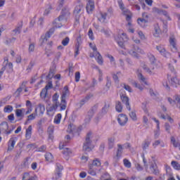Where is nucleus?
<instances>
[{"label":"nucleus","mask_w":180,"mask_h":180,"mask_svg":"<svg viewBox=\"0 0 180 180\" xmlns=\"http://www.w3.org/2000/svg\"><path fill=\"white\" fill-rule=\"evenodd\" d=\"M32 179V176L29 173H25L22 176V180H30Z\"/></svg>","instance_id":"nucleus-58"},{"label":"nucleus","mask_w":180,"mask_h":180,"mask_svg":"<svg viewBox=\"0 0 180 180\" xmlns=\"http://www.w3.org/2000/svg\"><path fill=\"white\" fill-rule=\"evenodd\" d=\"M47 133L49 136V137H51L53 136V133H54V127L51 126L48 127Z\"/></svg>","instance_id":"nucleus-45"},{"label":"nucleus","mask_w":180,"mask_h":180,"mask_svg":"<svg viewBox=\"0 0 180 180\" xmlns=\"http://www.w3.org/2000/svg\"><path fill=\"white\" fill-rule=\"evenodd\" d=\"M34 66V62L33 60H31L29 65L27 68V71H28V72H30V71H32V68H33Z\"/></svg>","instance_id":"nucleus-56"},{"label":"nucleus","mask_w":180,"mask_h":180,"mask_svg":"<svg viewBox=\"0 0 180 180\" xmlns=\"http://www.w3.org/2000/svg\"><path fill=\"white\" fill-rule=\"evenodd\" d=\"M58 98H59L58 94L56 93L52 97V101L54 105H57L58 106H60L61 103L58 102Z\"/></svg>","instance_id":"nucleus-29"},{"label":"nucleus","mask_w":180,"mask_h":180,"mask_svg":"<svg viewBox=\"0 0 180 180\" xmlns=\"http://www.w3.org/2000/svg\"><path fill=\"white\" fill-rule=\"evenodd\" d=\"M22 27H23V23L21 22L20 25L17 26L15 30H13L15 34H20V32L22 31Z\"/></svg>","instance_id":"nucleus-34"},{"label":"nucleus","mask_w":180,"mask_h":180,"mask_svg":"<svg viewBox=\"0 0 180 180\" xmlns=\"http://www.w3.org/2000/svg\"><path fill=\"white\" fill-rule=\"evenodd\" d=\"M53 88V82H49L48 84L44 88V89H46V91H49V89H51Z\"/></svg>","instance_id":"nucleus-64"},{"label":"nucleus","mask_w":180,"mask_h":180,"mask_svg":"<svg viewBox=\"0 0 180 180\" xmlns=\"http://www.w3.org/2000/svg\"><path fill=\"white\" fill-rule=\"evenodd\" d=\"M23 112H25V108L15 110V116L17 117H20V120H22V119L25 117V114H23Z\"/></svg>","instance_id":"nucleus-21"},{"label":"nucleus","mask_w":180,"mask_h":180,"mask_svg":"<svg viewBox=\"0 0 180 180\" xmlns=\"http://www.w3.org/2000/svg\"><path fill=\"white\" fill-rule=\"evenodd\" d=\"M112 86V81H110V77H107V82L105 86L108 89H110V86Z\"/></svg>","instance_id":"nucleus-54"},{"label":"nucleus","mask_w":180,"mask_h":180,"mask_svg":"<svg viewBox=\"0 0 180 180\" xmlns=\"http://www.w3.org/2000/svg\"><path fill=\"white\" fill-rule=\"evenodd\" d=\"M170 84L172 86L176 88L178 85H179V80L176 77H172L170 81Z\"/></svg>","instance_id":"nucleus-28"},{"label":"nucleus","mask_w":180,"mask_h":180,"mask_svg":"<svg viewBox=\"0 0 180 180\" xmlns=\"http://www.w3.org/2000/svg\"><path fill=\"white\" fill-rule=\"evenodd\" d=\"M63 171V166L60 165V163L56 164V179H58L61 178V172Z\"/></svg>","instance_id":"nucleus-16"},{"label":"nucleus","mask_w":180,"mask_h":180,"mask_svg":"<svg viewBox=\"0 0 180 180\" xmlns=\"http://www.w3.org/2000/svg\"><path fill=\"white\" fill-rule=\"evenodd\" d=\"M54 74H56V66H52L50 68L49 73L46 77L49 79H51V78H53V77H54Z\"/></svg>","instance_id":"nucleus-26"},{"label":"nucleus","mask_w":180,"mask_h":180,"mask_svg":"<svg viewBox=\"0 0 180 180\" xmlns=\"http://www.w3.org/2000/svg\"><path fill=\"white\" fill-rule=\"evenodd\" d=\"M129 54L135 58H139V53H144L139 46L132 45V49L128 51Z\"/></svg>","instance_id":"nucleus-3"},{"label":"nucleus","mask_w":180,"mask_h":180,"mask_svg":"<svg viewBox=\"0 0 180 180\" xmlns=\"http://www.w3.org/2000/svg\"><path fill=\"white\" fill-rule=\"evenodd\" d=\"M12 110H13V107H12V105H6L4 109L5 113H11Z\"/></svg>","instance_id":"nucleus-43"},{"label":"nucleus","mask_w":180,"mask_h":180,"mask_svg":"<svg viewBox=\"0 0 180 180\" xmlns=\"http://www.w3.org/2000/svg\"><path fill=\"white\" fill-rule=\"evenodd\" d=\"M121 101L122 103H124L126 105L127 109H128V110H131V108L130 107V103L129 102V97H127V96L122 95Z\"/></svg>","instance_id":"nucleus-14"},{"label":"nucleus","mask_w":180,"mask_h":180,"mask_svg":"<svg viewBox=\"0 0 180 180\" xmlns=\"http://www.w3.org/2000/svg\"><path fill=\"white\" fill-rule=\"evenodd\" d=\"M121 86H122V88H124V89H126V91H128V92H132L131 87H130V86H129L124 83H122L121 84Z\"/></svg>","instance_id":"nucleus-50"},{"label":"nucleus","mask_w":180,"mask_h":180,"mask_svg":"<svg viewBox=\"0 0 180 180\" xmlns=\"http://www.w3.org/2000/svg\"><path fill=\"white\" fill-rule=\"evenodd\" d=\"M103 115H105V114L102 113V112L97 115V116L95 117L96 123H98L99 122L101 119H102V117H103Z\"/></svg>","instance_id":"nucleus-49"},{"label":"nucleus","mask_w":180,"mask_h":180,"mask_svg":"<svg viewBox=\"0 0 180 180\" xmlns=\"http://www.w3.org/2000/svg\"><path fill=\"white\" fill-rule=\"evenodd\" d=\"M1 130L4 134H6V136H9V134L12 133V130H9V125L6 122H3L0 124V131Z\"/></svg>","instance_id":"nucleus-6"},{"label":"nucleus","mask_w":180,"mask_h":180,"mask_svg":"<svg viewBox=\"0 0 180 180\" xmlns=\"http://www.w3.org/2000/svg\"><path fill=\"white\" fill-rule=\"evenodd\" d=\"M169 43L174 51H176L178 50V47L176 46V38H175V35L171 34L169 36Z\"/></svg>","instance_id":"nucleus-8"},{"label":"nucleus","mask_w":180,"mask_h":180,"mask_svg":"<svg viewBox=\"0 0 180 180\" xmlns=\"http://www.w3.org/2000/svg\"><path fill=\"white\" fill-rule=\"evenodd\" d=\"M165 129L166 130V131L169 134V133H171V131H169L171 129V126L169 125V124L168 122H166L165 124Z\"/></svg>","instance_id":"nucleus-61"},{"label":"nucleus","mask_w":180,"mask_h":180,"mask_svg":"<svg viewBox=\"0 0 180 180\" xmlns=\"http://www.w3.org/2000/svg\"><path fill=\"white\" fill-rule=\"evenodd\" d=\"M52 9H53V7H51V5H49L48 8H46L44 12V15L45 16H47V15H49V13H50V12L51 11Z\"/></svg>","instance_id":"nucleus-52"},{"label":"nucleus","mask_w":180,"mask_h":180,"mask_svg":"<svg viewBox=\"0 0 180 180\" xmlns=\"http://www.w3.org/2000/svg\"><path fill=\"white\" fill-rule=\"evenodd\" d=\"M69 96L70 90H68V86H65L61 96V103L60 104V110H65V109H67V101H65V98Z\"/></svg>","instance_id":"nucleus-2"},{"label":"nucleus","mask_w":180,"mask_h":180,"mask_svg":"<svg viewBox=\"0 0 180 180\" xmlns=\"http://www.w3.org/2000/svg\"><path fill=\"white\" fill-rule=\"evenodd\" d=\"M98 109V105H94L88 112L87 116L89 117V122L94 117L95 115V112H96Z\"/></svg>","instance_id":"nucleus-15"},{"label":"nucleus","mask_w":180,"mask_h":180,"mask_svg":"<svg viewBox=\"0 0 180 180\" xmlns=\"http://www.w3.org/2000/svg\"><path fill=\"white\" fill-rule=\"evenodd\" d=\"M109 108H110V104L108 103H105V105L101 110V112L103 113V115H106V113H108V110H109Z\"/></svg>","instance_id":"nucleus-37"},{"label":"nucleus","mask_w":180,"mask_h":180,"mask_svg":"<svg viewBox=\"0 0 180 180\" xmlns=\"http://www.w3.org/2000/svg\"><path fill=\"white\" fill-rule=\"evenodd\" d=\"M115 109L119 113H121V112H122L123 105H122V103L120 101L116 102Z\"/></svg>","instance_id":"nucleus-33"},{"label":"nucleus","mask_w":180,"mask_h":180,"mask_svg":"<svg viewBox=\"0 0 180 180\" xmlns=\"http://www.w3.org/2000/svg\"><path fill=\"white\" fill-rule=\"evenodd\" d=\"M143 69L144 70V71L148 72V74H153V72L151 71V70L149 69V68H148L147 65H143Z\"/></svg>","instance_id":"nucleus-60"},{"label":"nucleus","mask_w":180,"mask_h":180,"mask_svg":"<svg viewBox=\"0 0 180 180\" xmlns=\"http://www.w3.org/2000/svg\"><path fill=\"white\" fill-rule=\"evenodd\" d=\"M84 11V5L82 4H79L76 6L74 10V16H75L76 22H79V17L81 16V12Z\"/></svg>","instance_id":"nucleus-4"},{"label":"nucleus","mask_w":180,"mask_h":180,"mask_svg":"<svg viewBox=\"0 0 180 180\" xmlns=\"http://www.w3.org/2000/svg\"><path fill=\"white\" fill-rule=\"evenodd\" d=\"M93 96V94H89L84 98L82 99V101H80L81 106L85 105V103H86V102H88V101H89Z\"/></svg>","instance_id":"nucleus-31"},{"label":"nucleus","mask_w":180,"mask_h":180,"mask_svg":"<svg viewBox=\"0 0 180 180\" xmlns=\"http://www.w3.org/2000/svg\"><path fill=\"white\" fill-rule=\"evenodd\" d=\"M36 114H31L27 116V121L25 122V124H27V122H30V120H34L36 119Z\"/></svg>","instance_id":"nucleus-44"},{"label":"nucleus","mask_w":180,"mask_h":180,"mask_svg":"<svg viewBox=\"0 0 180 180\" xmlns=\"http://www.w3.org/2000/svg\"><path fill=\"white\" fill-rule=\"evenodd\" d=\"M15 144H16L15 138H11L8 143V151H12L15 148Z\"/></svg>","instance_id":"nucleus-17"},{"label":"nucleus","mask_w":180,"mask_h":180,"mask_svg":"<svg viewBox=\"0 0 180 180\" xmlns=\"http://www.w3.org/2000/svg\"><path fill=\"white\" fill-rule=\"evenodd\" d=\"M68 133L70 134H74L76 131L77 129H75V125L70 124L68 125V129H67Z\"/></svg>","instance_id":"nucleus-25"},{"label":"nucleus","mask_w":180,"mask_h":180,"mask_svg":"<svg viewBox=\"0 0 180 180\" xmlns=\"http://www.w3.org/2000/svg\"><path fill=\"white\" fill-rule=\"evenodd\" d=\"M132 85L135 88H138V89H140V91H143V87L139 84H137V82H132Z\"/></svg>","instance_id":"nucleus-62"},{"label":"nucleus","mask_w":180,"mask_h":180,"mask_svg":"<svg viewBox=\"0 0 180 180\" xmlns=\"http://www.w3.org/2000/svg\"><path fill=\"white\" fill-rule=\"evenodd\" d=\"M136 74L139 79L142 82H144L146 84H147V82L146 81V77H144L143 74H141V70L138 69L136 71Z\"/></svg>","instance_id":"nucleus-23"},{"label":"nucleus","mask_w":180,"mask_h":180,"mask_svg":"<svg viewBox=\"0 0 180 180\" xmlns=\"http://www.w3.org/2000/svg\"><path fill=\"white\" fill-rule=\"evenodd\" d=\"M68 43H70V38L68 37H66L63 41L62 44L63 46H68Z\"/></svg>","instance_id":"nucleus-59"},{"label":"nucleus","mask_w":180,"mask_h":180,"mask_svg":"<svg viewBox=\"0 0 180 180\" xmlns=\"http://www.w3.org/2000/svg\"><path fill=\"white\" fill-rule=\"evenodd\" d=\"M59 105H57V104L53 103L52 105L46 108L47 115L49 116H53L56 111L57 110V108H58Z\"/></svg>","instance_id":"nucleus-11"},{"label":"nucleus","mask_w":180,"mask_h":180,"mask_svg":"<svg viewBox=\"0 0 180 180\" xmlns=\"http://www.w3.org/2000/svg\"><path fill=\"white\" fill-rule=\"evenodd\" d=\"M81 44H82V39L81 37V35H79L77 38V43L75 46H80Z\"/></svg>","instance_id":"nucleus-57"},{"label":"nucleus","mask_w":180,"mask_h":180,"mask_svg":"<svg viewBox=\"0 0 180 180\" xmlns=\"http://www.w3.org/2000/svg\"><path fill=\"white\" fill-rule=\"evenodd\" d=\"M93 167H101V160L98 158L94 159L92 164L89 165V169H92Z\"/></svg>","instance_id":"nucleus-22"},{"label":"nucleus","mask_w":180,"mask_h":180,"mask_svg":"<svg viewBox=\"0 0 180 180\" xmlns=\"http://www.w3.org/2000/svg\"><path fill=\"white\" fill-rule=\"evenodd\" d=\"M128 120L129 118L127 117V115L124 114H120L117 118L118 123L120 126H124Z\"/></svg>","instance_id":"nucleus-10"},{"label":"nucleus","mask_w":180,"mask_h":180,"mask_svg":"<svg viewBox=\"0 0 180 180\" xmlns=\"http://www.w3.org/2000/svg\"><path fill=\"white\" fill-rule=\"evenodd\" d=\"M172 167H173V168L174 169H177L178 171H179L180 169V165L178 163V162L176 161H172Z\"/></svg>","instance_id":"nucleus-42"},{"label":"nucleus","mask_w":180,"mask_h":180,"mask_svg":"<svg viewBox=\"0 0 180 180\" xmlns=\"http://www.w3.org/2000/svg\"><path fill=\"white\" fill-rule=\"evenodd\" d=\"M95 57H96V60L100 65H102L103 64V58H102V55L98 51H96L94 53Z\"/></svg>","instance_id":"nucleus-20"},{"label":"nucleus","mask_w":180,"mask_h":180,"mask_svg":"<svg viewBox=\"0 0 180 180\" xmlns=\"http://www.w3.org/2000/svg\"><path fill=\"white\" fill-rule=\"evenodd\" d=\"M54 158L53 157V155L50 153H46L45 154V160L46 161H48V162H53V160Z\"/></svg>","instance_id":"nucleus-35"},{"label":"nucleus","mask_w":180,"mask_h":180,"mask_svg":"<svg viewBox=\"0 0 180 180\" xmlns=\"http://www.w3.org/2000/svg\"><path fill=\"white\" fill-rule=\"evenodd\" d=\"M8 58L4 60V63H6V68L7 67V68H9V70H13V65L12 64V63H8Z\"/></svg>","instance_id":"nucleus-48"},{"label":"nucleus","mask_w":180,"mask_h":180,"mask_svg":"<svg viewBox=\"0 0 180 180\" xmlns=\"http://www.w3.org/2000/svg\"><path fill=\"white\" fill-rule=\"evenodd\" d=\"M70 16V11L67 9H63L61 12V15L58 16V19L55 20V22H63V20H67V18Z\"/></svg>","instance_id":"nucleus-5"},{"label":"nucleus","mask_w":180,"mask_h":180,"mask_svg":"<svg viewBox=\"0 0 180 180\" xmlns=\"http://www.w3.org/2000/svg\"><path fill=\"white\" fill-rule=\"evenodd\" d=\"M138 24L140 25L141 27H145L146 24L148 23V20L144 18H138L137 20Z\"/></svg>","instance_id":"nucleus-27"},{"label":"nucleus","mask_w":180,"mask_h":180,"mask_svg":"<svg viewBox=\"0 0 180 180\" xmlns=\"http://www.w3.org/2000/svg\"><path fill=\"white\" fill-rule=\"evenodd\" d=\"M156 166L154 164H152L150 167V169L154 175H158L160 174V172L158 169L155 167Z\"/></svg>","instance_id":"nucleus-36"},{"label":"nucleus","mask_w":180,"mask_h":180,"mask_svg":"<svg viewBox=\"0 0 180 180\" xmlns=\"http://www.w3.org/2000/svg\"><path fill=\"white\" fill-rule=\"evenodd\" d=\"M117 44L121 47V49H124V50H126V47L124 46V39L123 37H120L119 39L117 40Z\"/></svg>","instance_id":"nucleus-32"},{"label":"nucleus","mask_w":180,"mask_h":180,"mask_svg":"<svg viewBox=\"0 0 180 180\" xmlns=\"http://www.w3.org/2000/svg\"><path fill=\"white\" fill-rule=\"evenodd\" d=\"M94 136L92 135V131H89L87 133L85 139V141L83 144V150L87 151H92L94 150V145H92V138Z\"/></svg>","instance_id":"nucleus-1"},{"label":"nucleus","mask_w":180,"mask_h":180,"mask_svg":"<svg viewBox=\"0 0 180 180\" xmlns=\"http://www.w3.org/2000/svg\"><path fill=\"white\" fill-rule=\"evenodd\" d=\"M56 28L52 27L46 33L45 36L41 37V45H43L44 43H46L48 39H50V37H51V34H53Z\"/></svg>","instance_id":"nucleus-9"},{"label":"nucleus","mask_w":180,"mask_h":180,"mask_svg":"<svg viewBox=\"0 0 180 180\" xmlns=\"http://www.w3.org/2000/svg\"><path fill=\"white\" fill-rule=\"evenodd\" d=\"M29 52L30 53H33V51H34V43H31L30 45H29Z\"/></svg>","instance_id":"nucleus-63"},{"label":"nucleus","mask_w":180,"mask_h":180,"mask_svg":"<svg viewBox=\"0 0 180 180\" xmlns=\"http://www.w3.org/2000/svg\"><path fill=\"white\" fill-rule=\"evenodd\" d=\"M32 130H33L32 125H30L28 128L26 129L25 132V138L27 140H29L32 137Z\"/></svg>","instance_id":"nucleus-24"},{"label":"nucleus","mask_w":180,"mask_h":180,"mask_svg":"<svg viewBox=\"0 0 180 180\" xmlns=\"http://www.w3.org/2000/svg\"><path fill=\"white\" fill-rule=\"evenodd\" d=\"M122 14L124 15V16H126V20L127 22H130V20H131V12L129 11V9L125 8L124 10H122Z\"/></svg>","instance_id":"nucleus-18"},{"label":"nucleus","mask_w":180,"mask_h":180,"mask_svg":"<svg viewBox=\"0 0 180 180\" xmlns=\"http://www.w3.org/2000/svg\"><path fill=\"white\" fill-rule=\"evenodd\" d=\"M61 117L62 115L60 113H58L54 118V123H56V124H60V122H61Z\"/></svg>","instance_id":"nucleus-40"},{"label":"nucleus","mask_w":180,"mask_h":180,"mask_svg":"<svg viewBox=\"0 0 180 180\" xmlns=\"http://www.w3.org/2000/svg\"><path fill=\"white\" fill-rule=\"evenodd\" d=\"M38 108L39 109L40 113H41V115H43V113H44V110H46V107L44 106V105L39 104Z\"/></svg>","instance_id":"nucleus-55"},{"label":"nucleus","mask_w":180,"mask_h":180,"mask_svg":"<svg viewBox=\"0 0 180 180\" xmlns=\"http://www.w3.org/2000/svg\"><path fill=\"white\" fill-rule=\"evenodd\" d=\"M101 18H98L99 22L101 23H105V20H106V16H108V13H101Z\"/></svg>","instance_id":"nucleus-39"},{"label":"nucleus","mask_w":180,"mask_h":180,"mask_svg":"<svg viewBox=\"0 0 180 180\" xmlns=\"http://www.w3.org/2000/svg\"><path fill=\"white\" fill-rule=\"evenodd\" d=\"M59 148H60V150H63L62 154H63V155H65V157H68L69 155H71V154H72V152L71 151V150L70 148H63V147L61 146V145L59 146Z\"/></svg>","instance_id":"nucleus-19"},{"label":"nucleus","mask_w":180,"mask_h":180,"mask_svg":"<svg viewBox=\"0 0 180 180\" xmlns=\"http://www.w3.org/2000/svg\"><path fill=\"white\" fill-rule=\"evenodd\" d=\"M124 165L127 168H131V162L127 159H124Z\"/></svg>","instance_id":"nucleus-51"},{"label":"nucleus","mask_w":180,"mask_h":180,"mask_svg":"<svg viewBox=\"0 0 180 180\" xmlns=\"http://www.w3.org/2000/svg\"><path fill=\"white\" fill-rule=\"evenodd\" d=\"M150 142L148 140H145L143 141V143H142V148L143 151H146V150L148 148V147H150Z\"/></svg>","instance_id":"nucleus-38"},{"label":"nucleus","mask_w":180,"mask_h":180,"mask_svg":"<svg viewBox=\"0 0 180 180\" xmlns=\"http://www.w3.org/2000/svg\"><path fill=\"white\" fill-rule=\"evenodd\" d=\"M148 58H149V61L152 65H154V64L157 63V58H155V56H154V55L152 53H148Z\"/></svg>","instance_id":"nucleus-30"},{"label":"nucleus","mask_w":180,"mask_h":180,"mask_svg":"<svg viewBox=\"0 0 180 180\" xmlns=\"http://www.w3.org/2000/svg\"><path fill=\"white\" fill-rule=\"evenodd\" d=\"M113 146H115V138H109L108 139V147L110 149L113 148Z\"/></svg>","instance_id":"nucleus-41"},{"label":"nucleus","mask_w":180,"mask_h":180,"mask_svg":"<svg viewBox=\"0 0 180 180\" xmlns=\"http://www.w3.org/2000/svg\"><path fill=\"white\" fill-rule=\"evenodd\" d=\"M129 117L134 121L137 120V115H136V111H131L129 112Z\"/></svg>","instance_id":"nucleus-47"},{"label":"nucleus","mask_w":180,"mask_h":180,"mask_svg":"<svg viewBox=\"0 0 180 180\" xmlns=\"http://www.w3.org/2000/svg\"><path fill=\"white\" fill-rule=\"evenodd\" d=\"M87 13H91V12L95 9V3L92 0H89L86 4V6Z\"/></svg>","instance_id":"nucleus-12"},{"label":"nucleus","mask_w":180,"mask_h":180,"mask_svg":"<svg viewBox=\"0 0 180 180\" xmlns=\"http://www.w3.org/2000/svg\"><path fill=\"white\" fill-rule=\"evenodd\" d=\"M117 147H118V149L117 150V154L114 157V160H115V162H117V161H119V158H120V157H122V153H123V146H122V145H120V144H118Z\"/></svg>","instance_id":"nucleus-13"},{"label":"nucleus","mask_w":180,"mask_h":180,"mask_svg":"<svg viewBox=\"0 0 180 180\" xmlns=\"http://www.w3.org/2000/svg\"><path fill=\"white\" fill-rule=\"evenodd\" d=\"M40 96L42 99H45L47 96V91L45 89H43L40 93Z\"/></svg>","instance_id":"nucleus-53"},{"label":"nucleus","mask_w":180,"mask_h":180,"mask_svg":"<svg viewBox=\"0 0 180 180\" xmlns=\"http://www.w3.org/2000/svg\"><path fill=\"white\" fill-rule=\"evenodd\" d=\"M156 49L158 50V51H159L161 56H163V57H165L166 58H169V57H171V53L167 51V50H165V48L162 46V45L157 46Z\"/></svg>","instance_id":"nucleus-7"},{"label":"nucleus","mask_w":180,"mask_h":180,"mask_svg":"<svg viewBox=\"0 0 180 180\" xmlns=\"http://www.w3.org/2000/svg\"><path fill=\"white\" fill-rule=\"evenodd\" d=\"M171 143H172V144H173V146L175 148H176V147H178V146H179V143L176 142V140L175 139V137H174V136L171 137Z\"/></svg>","instance_id":"nucleus-46"}]
</instances>
